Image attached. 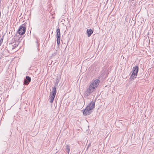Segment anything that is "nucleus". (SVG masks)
I'll return each instance as SVG.
<instances>
[{"instance_id": "1", "label": "nucleus", "mask_w": 154, "mask_h": 154, "mask_svg": "<svg viewBox=\"0 0 154 154\" xmlns=\"http://www.w3.org/2000/svg\"><path fill=\"white\" fill-rule=\"evenodd\" d=\"M100 81L98 79L95 80L89 85V88L85 91L84 94V97H87L90 95L94 91L96 88L98 86Z\"/></svg>"}, {"instance_id": "2", "label": "nucleus", "mask_w": 154, "mask_h": 154, "mask_svg": "<svg viewBox=\"0 0 154 154\" xmlns=\"http://www.w3.org/2000/svg\"><path fill=\"white\" fill-rule=\"evenodd\" d=\"M95 101L91 102L86 107L83 111V114L86 116L90 114L92 112V110L95 107Z\"/></svg>"}, {"instance_id": "3", "label": "nucleus", "mask_w": 154, "mask_h": 154, "mask_svg": "<svg viewBox=\"0 0 154 154\" xmlns=\"http://www.w3.org/2000/svg\"><path fill=\"white\" fill-rule=\"evenodd\" d=\"M138 71V67L136 66L133 67L132 71L133 72L132 73L131 76L130 78L132 79H134L137 76V73Z\"/></svg>"}, {"instance_id": "4", "label": "nucleus", "mask_w": 154, "mask_h": 154, "mask_svg": "<svg viewBox=\"0 0 154 154\" xmlns=\"http://www.w3.org/2000/svg\"><path fill=\"white\" fill-rule=\"evenodd\" d=\"M26 29V26L24 24H22L20 26L17 32L20 35H23L25 33Z\"/></svg>"}, {"instance_id": "5", "label": "nucleus", "mask_w": 154, "mask_h": 154, "mask_svg": "<svg viewBox=\"0 0 154 154\" xmlns=\"http://www.w3.org/2000/svg\"><path fill=\"white\" fill-rule=\"evenodd\" d=\"M56 32L57 43L58 46H59L60 40V29L59 28L57 29L56 30Z\"/></svg>"}, {"instance_id": "6", "label": "nucleus", "mask_w": 154, "mask_h": 154, "mask_svg": "<svg viewBox=\"0 0 154 154\" xmlns=\"http://www.w3.org/2000/svg\"><path fill=\"white\" fill-rule=\"evenodd\" d=\"M31 78L29 76H26V79H24L23 84L24 85H28L31 81Z\"/></svg>"}, {"instance_id": "7", "label": "nucleus", "mask_w": 154, "mask_h": 154, "mask_svg": "<svg viewBox=\"0 0 154 154\" xmlns=\"http://www.w3.org/2000/svg\"><path fill=\"white\" fill-rule=\"evenodd\" d=\"M93 33V31L91 29H87V33L88 37H90Z\"/></svg>"}, {"instance_id": "8", "label": "nucleus", "mask_w": 154, "mask_h": 154, "mask_svg": "<svg viewBox=\"0 0 154 154\" xmlns=\"http://www.w3.org/2000/svg\"><path fill=\"white\" fill-rule=\"evenodd\" d=\"M52 95H53V96L55 95V96L56 92H57V91L55 87H53L52 88Z\"/></svg>"}, {"instance_id": "9", "label": "nucleus", "mask_w": 154, "mask_h": 154, "mask_svg": "<svg viewBox=\"0 0 154 154\" xmlns=\"http://www.w3.org/2000/svg\"><path fill=\"white\" fill-rule=\"evenodd\" d=\"M55 96V95L53 96V95H52L51 96L49 97V99L50 100V101L51 103H53Z\"/></svg>"}, {"instance_id": "10", "label": "nucleus", "mask_w": 154, "mask_h": 154, "mask_svg": "<svg viewBox=\"0 0 154 154\" xmlns=\"http://www.w3.org/2000/svg\"><path fill=\"white\" fill-rule=\"evenodd\" d=\"M65 147L66 148V151L67 152L68 154H69L70 150V146L68 145H66L65 146Z\"/></svg>"}, {"instance_id": "11", "label": "nucleus", "mask_w": 154, "mask_h": 154, "mask_svg": "<svg viewBox=\"0 0 154 154\" xmlns=\"http://www.w3.org/2000/svg\"><path fill=\"white\" fill-rule=\"evenodd\" d=\"M7 49L5 48H3L1 50L2 54H5V52H6Z\"/></svg>"}, {"instance_id": "12", "label": "nucleus", "mask_w": 154, "mask_h": 154, "mask_svg": "<svg viewBox=\"0 0 154 154\" xmlns=\"http://www.w3.org/2000/svg\"><path fill=\"white\" fill-rule=\"evenodd\" d=\"M59 79H58V78H57L56 79V82H55V86H57V85H58V84L59 82Z\"/></svg>"}, {"instance_id": "13", "label": "nucleus", "mask_w": 154, "mask_h": 154, "mask_svg": "<svg viewBox=\"0 0 154 154\" xmlns=\"http://www.w3.org/2000/svg\"><path fill=\"white\" fill-rule=\"evenodd\" d=\"M3 37H2V38L0 39V45H1L3 42Z\"/></svg>"}, {"instance_id": "14", "label": "nucleus", "mask_w": 154, "mask_h": 154, "mask_svg": "<svg viewBox=\"0 0 154 154\" xmlns=\"http://www.w3.org/2000/svg\"><path fill=\"white\" fill-rule=\"evenodd\" d=\"M57 50H56V51L54 52V53L52 54V55L53 56H55L57 54Z\"/></svg>"}, {"instance_id": "15", "label": "nucleus", "mask_w": 154, "mask_h": 154, "mask_svg": "<svg viewBox=\"0 0 154 154\" xmlns=\"http://www.w3.org/2000/svg\"><path fill=\"white\" fill-rule=\"evenodd\" d=\"M91 143H90L89 144H88V146H87V149L89 148V147H90L91 146Z\"/></svg>"}, {"instance_id": "16", "label": "nucleus", "mask_w": 154, "mask_h": 154, "mask_svg": "<svg viewBox=\"0 0 154 154\" xmlns=\"http://www.w3.org/2000/svg\"><path fill=\"white\" fill-rule=\"evenodd\" d=\"M15 48V47H14L13 46V48H12V49H14V48Z\"/></svg>"}]
</instances>
